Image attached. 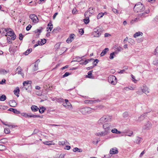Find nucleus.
<instances>
[{"label": "nucleus", "mask_w": 158, "mask_h": 158, "mask_svg": "<svg viewBox=\"0 0 158 158\" xmlns=\"http://www.w3.org/2000/svg\"><path fill=\"white\" fill-rule=\"evenodd\" d=\"M145 9L144 6L140 2H139L136 4L134 7V10L135 12L139 13L138 16L142 18H145L148 16L147 14L150 12L148 9L144 11Z\"/></svg>", "instance_id": "f257e3e1"}, {"label": "nucleus", "mask_w": 158, "mask_h": 158, "mask_svg": "<svg viewBox=\"0 0 158 158\" xmlns=\"http://www.w3.org/2000/svg\"><path fill=\"white\" fill-rule=\"evenodd\" d=\"M112 117L111 116L105 115L101 117L98 121L97 123L98 124L102 125L106 122H109L111 121Z\"/></svg>", "instance_id": "f03ea898"}, {"label": "nucleus", "mask_w": 158, "mask_h": 158, "mask_svg": "<svg viewBox=\"0 0 158 158\" xmlns=\"http://www.w3.org/2000/svg\"><path fill=\"white\" fill-rule=\"evenodd\" d=\"M5 31L6 32V35L11 36V40H15L16 38V35L14 32L10 28H6L5 29Z\"/></svg>", "instance_id": "7ed1b4c3"}, {"label": "nucleus", "mask_w": 158, "mask_h": 158, "mask_svg": "<svg viewBox=\"0 0 158 158\" xmlns=\"http://www.w3.org/2000/svg\"><path fill=\"white\" fill-rule=\"evenodd\" d=\"M79 110L83 114H86L91 112V108L88 107L80 108Z\"/></svg>", "instance_id": "20e7f679"}, {"label": "nucleus", "mask_w": 158, "mask_h": 158, "mask_svg": "<svg viewBox=\"0 0 158 158\" xmlns=\"http://www.w3.org/2000/svg\"><path fill=\"white\" fill-rule=\"evenodd\" d=\"M108 81L109 83L113 85H115L117 83L116 78L114 76H110L108 77Z\"/></svg>", "instance_id": "39448f33"}, {"label": "nucleus", "mask_w": 158, "mask_h": 158, "mask_svg": "<svg viewBox=\"0 0 158 158\" xmlns=\"http://www.w3.org/2000/svg\"><path fill=\"white\" fill-rule=\"evenodd\" d=\"M152 124L149 121H147L144 123L142 127V129L143 130H148L150 129L152 127Z\"/></svg>", "instance_id": "423d86ee"}, {"label": "nucleus", "mask_w": 158, "mask_h": 158, "mask_svg": "<svg viewBox=\"0 0 158 158\" xmlns=\"http://www.w3.org/2000/svg\"><path fill=\"white\" fill-rule=\"evenodd\" d=\"M111 127L110 123H105L103 125V128L104 130V131H106V133L108 134L109 133Z\"/></svg>", "instance_id": "0eeeda50"}, {"label": "nucleus", "mask_w": 158, "mask_h": 158, "mask_svg": "<svg viewBox=\"0 0 158 158\" xmlns=\"http://www.w3.org/2000/svg\"><path fill=\"white\" fill-rule=\"evenodd\" d=\"M93 34L94 37H99L101 34L99 28L97 27L94 29Z\"/></svg>", "instance_id": "6e6552de"}, {"label": "nucleus", "mask_w": 158, "mask_h": 158, "mask_svg": "<svg viewBox=\"0 0 158 158\" xmlns=\"http://www.w3.org/2000/svg\"><path fill=\"white\" fill-rule=\"evenodd\" d=\"M31 81H24L23 83V85L24 86V88L26 90L29 89L31 87Z\"/></svg>", "instance_id": "1a4fd4ad"}, {"label": "nucleus", "mask_w": 158, "mask_h": 158, "mask_svg": "<svg viewBox=\"0 0 158 158\" xmlns=\"http://www.w3.org/2000/svg\"><path fill=\"white\" fill-rule=\"evenodd\" d=\"M30 18L32 21L35 23H37L39 21L37 17L34 14H31L30 15Z\"/></svg>", "instance_id": "9d476101"}, {"label": "nucleus", "mask_w": 158, "mask_h": 158, "mask_svg": "<svg viewBox=\"0 0 158 158\" xmlns=\"http://www.w3.org/2000/svg\"><path fill=\"white\" fill-rule=\"evenodd\" d=\"M141 89L143 91V93H144L146 94L149 93L150 92L149 88L145 85H143V88L141 87Z\"/></svg>", "instance_id": "9b49d317"}, {"label": "nucleus", "mask_w": 158, "mask_h": 158, "mask_svg": "<svg viewBox=\"0 0 158 158\" xmlns=\"http://www.w3.org/2000/svg\"><path fill=\"white\" fill-rule=\"evenodd\" d=\"M87 12H85L84 15L85 18L84 19V22L86 24H88L89 22V17L90 15H87Z\"/></svg>", "instance_id": "f8f14e48"}, {"label": "nucleus", "mask_w": 158, "mask_h": 158, "mask_svg": "<svg viewBox=\"0 0 158 158\" xmlns=\"http://www.w3.org/2000/svg\"><path fill=\"white\" fill-rule=\"evenodd\" d=\"M106 131H102L98 132H96L95 133V135L97 136H104L107 135L108 134L106 133Z\"/></svg>", "instance_id": "ddd939ff"}, {"label": "nucleus", "mask_w": 158, "mask_h": 158, "mask_svg": "<svg viewBox=\"0 0 158 158\" xmlns=\"http://www.w3.org/2000/svg\"><path fill=\"white\" fill-rule=\"evenodd\" d=\"M75 36V35L73 34H70L66 40L67 42L68 43H71L74 40Z\"/></svg>", "instance_id": "4468645a"}, {"label": "nucleus", "mask_w": 158, "mask_h": 158, "mask_svg": "<svg viewBox=\"0 0 158 158\" xmlns=\"http://www.w3.org/2000/svg\"><path fill=\"white\" fill-rule=\"evenodd\" d=\"M63 106L69 110L72 109V106L70 102H64L63 104Z\"/></svg>", "instance_id": "2eb2a0df"}, {"label": "nucleus", "mask_w": 158, "mask_h": 158, "mask_svg": "<svg viewBox=\"0 0 158 158\" xmlns=\"http://www.w3.org/2000/svg\"><path fill=\"white\" fill-rule=\"evenodd\" d=\"M95 11V9L94 8H92V7H90L88 10L85 12H87V15H91L94 13Z\"/></svg>", "instance_id": "dca6fc26"}, {"label": "nucleus", "mask_w": 158, "mask_h": 158, "mask_svg": "<svg viewBox=\"0 0 158 158\" xmlns=\"http://www.w3.org/2000/svg\"><path fill=\"white\" fill-rule=\"evenodd\" d=\"M118 152V151L116 148H111L110 151V154L112 155L117 154Z\"/></svg>", "instance_id": "f3484780"}, {"label": "nucleus", "mask_w": 158, "mask_h": 158, "mask_svg": "<svg viewBox=\"0 0 158 158\" xmlns=\"http://www.w3.org/2000/svg\"><path fill=\"white\" fill-rule=\"evenodd\" d=\"M147 113H144L142 115H141L140 117L138 118L137 121L139 122H140L142 121L145 118V117L146 116Z\"/></svg>", "instance_id": "a211bd4d"}, {"label": "nucleus", "mask_w": 158, "mask_h": 158, "mask_svg": "<svg viewBox=\"0 0 158 158\" xmlns=\"http://www.w3.org/2000/svg\"><path fill=\"white\" fill-rule=\"evenodd\" d=\"M10 106L12 107H15L17 105V103L14 100H10L9 102Z\"/></svg>", "instance_id": "6ab92c4d"}, {"label": "nucleus", "mask_w": 158, "mask_h": 158, "mask_svg": "<svg viewBox=\"0 0 158 158\" xmlns=\"http://www.w3.org/2000/svg\"><path fill=\"white\" fill-rule=\"evenodd\" d=\"M19 91L20 90L18 87H16V89L14 91V94L18 97L19 96Z\"/></svg>", "instance_id": "aec40b11"}, {"label": "nucleus", "mask_w": 158, "mask_h": 158, "mask_svg": "<svg viewBox=\"0 0 158 158\" xmlns=\"http://www.w3.org/2000/svg\"><path fill=\"white\" fill-rule=\"evenodd\" d=\"M31 109L34 112L37 111L39 110L38 107L35 105H32L31 107Z\"/></svg>", "instance_id": "412c9836"}, {"label": "nucleus", "mask_w": 158, "mask_h": 158, "mask_svg": "<svg viewBox=\"0 0 158 158\" xmlns=\"http://www.w3.org/2000/svg\"><path fill=\"white\" fill-rule=\"evenodd\" d=\"M109 50L108 48H106L104 49L100 54L101 56H104L106 52Z\"/></svg>", "instance_id": "4be33fe9"}, {"label": "nucleus", "mask_w": 158, "mask_h": 158, "mask_svg": "<svg viewBox=\"0 0 158 158\" xmlns=\"http://www.w3.org/2000/svg\"><path fill=\"white\" fill-rule=\"evenodd\" d=\"M143 35V33L140 31H139L138 32H136L134 35V37L135 38H136L138 36H142Z\"/></svg>", "instance_id": "5701e85b"}, {"label": "nucleus", "mask_w": 158, "mask_h": 158, "mask_svg": "<svg viewBox=\"0 0 158 158\" xmlns=\"http://www.w3.org/2000/svg\"><path fill=\"white\" fill-rule=\"evenodd\" d=\"M9 111H12L15 114H19L20 113V111L17 110L16 109H15L10 108L9 109Z\"/></svg>", "instance_id": "b1692460"}, {"label": "nucleus", "mask_w": 158, "mask_h": 158, "mask_svg": "<svg viewBox=\"0 0 158 158\" xmlns=\"http://www.w3.org/2000/svg\"><path fill=\"white\" fill-rule=\"evenodd\" d=\"M9 71L8 70H6L4 69H0V74H5L8 73Z\"/></svg>", "instance_id": "393cba45"}, {"label": "nucleus", "mask_w": 158, "mask_h": 158, "mask_svg": "<svg viewBox=\"0 0 158 158\" xmlns=\"http://www.w3.org/2000/svg\"><path fill=\"white\" fill-rule=\"evenodd\" d=\"M40 116L39 115H30L28 114H27L26 115V118H36L40 117Z\"/></svg>", "instance_id": "a878e982"}, {"label": "nucleus", "mask_w": 158, "mask_h": 158, "mask_svg": "<svg viewBox=\"0 0 158 158\" xmlns=\"http://www.w3.org/2000/svg\"><path fill=\"white\" fill-rule=\"evenodd\" d=\"M141 20V19L137 17L134 19H132L131 20V23L133 24L134 23L137 22L139 21H140V20Z\"/></svg>", "instance_id": "bb28decb"}, {"label": "nucleus", "mask_w": 158, "mask_h": 158, "mask_svg": "<svg viewBox=\"0 0 158 158\" xmlns=\"http://www.w3.org/2000/svg\"><path fill=\"white\" fill-rule=\"evenodd\" d=\"M47 29H48L51 31L53 28V25L52 23L51 22H50L48 25Z\"/></svg>", "instance_id": "cd10ccee"}, {"label": "nucleus", "mask_w": 158, "mask_h": 158, "mask_svg": "<svg viewBox=\"0 0 158 158\" xmlns=\"http://www.w3.org/2000/svg\"><path fill=\"white\" fill-rule=\"evenodd\" d=\"M135 87L130 86L129 87H125L124 88V89L126 91H128L129 90H134L135 89Z\"/></svg>", "instance_id": "c85d7f7f"}, {"label": "nucleus", "mask_w": 158, "mask_h": 158, "mask_svg": "<svg viewBox=\"0 0 158 158\" xmlns=\"http://www.w3.org/2000/svg\"><path fill=\"white\" fill-rule=\"evenodd\" d=\"M53 141H45L43 142V143L44 144L46 145H52V144H54V143H52Z\"/></svg>", "instance_id": "c756f323"}, {"label": "nucleus", "mask_w": 158, "mask_h": 158, "mask_svg": "<svg viewBox=\"0 0 158 158\" xmlns=\"http://www.w3.org/2000/svg\"><path fill=\"white\" fill-rule=\"evenodd\" d=\"M73 151L74 152H82V150L81 149L78 148H75L73 149Z\"/></svg>", "instance_id": "7c9ffc66"}, {"label": "nucleus", "mask_w": 158, "mask_h": 158, "mask_svg": "<svg viewBox=\"0 0 158 158\" xmlns=\"http://www.w3.org/2000/svg\"><path fill=\"white\" fill-rule=\"evenodd\" d=\"M96 102V101H93V100H86L85 101L84 103L86 104H92L93 102Z\"/></svg>", "instance_id": "2f4dec72"}, {"label": "nucleus", "mask_w": 158, "mask_h": 158, "mask_svg": "<svg viewBox=\"0 0 158 158\" xmlns=\"http://www.w3.org/2000/svg\"><path fill=\"white\" fill-rule=\"evenodd\" d=\"M82 57H77L73 59V61H81L82 60Z\"/></svg>", "instance_id": "473e14b6"}, {"label": "nucleus", "mask_w": 158, "mask_h": 158, "mask_svg": "<svg viewBox=\"0 0 158 158\" xmlns=\"http://www.w3.org/2000/svg\"><path fill=\"white\" fill-rule=\"evenodd\" d=\"M1 122H2V123L4 125H5L6 126H7L8 127H11V128H14L15 127V126H14V125H12L9 124H6L5 123L3 122L2 121H1Z\"/></svg>", "instance_id": "72a5a7b5"}, {"label": "nucleus", "mask_w": 158, "mask_h": 158, "mask_svg": "<svg viewBox=\"0 0 158 158\" xmlns=\"http://www.w3.org/2000/svg\"><path fill=\"white\" fill-rule=\"evenodd\" d=\"M104 14L105 13H99L97 16V19H99L101 18H102L104 15Z\"/></svg>", "instance_id": "f704fd0d"}, {"label": "nucleus", "mask_w": 158, "mask_h": 158, "mask_svg": "<svg viewBox=\"0 0 158 158\" xmlns=\"http://www.w3.org/2000/svg\"><path fill=\"white\" fill-rule=\"evenodd\" d=\"M116 53V52H113L112 53H111L109 57L110 59L111 60L113 59L114 57L115 56V54Z\"/></svg>", "instance_id": "c9c22d12"}, {"label": "nucleus", "mask_w": 158, "mask_h": 158, "mask_svg": "<svg viewBox=\"0 0 158 158\" xmlns=\"http://www.w3.org/2000/svg\"><path fill=\"white\" fill-rule=\"evenodd\" d=\"M17 70H18V73L19 74H20L22 75V76L23 77V74L21 72V68L20 67H18L17 69Z\"/></svg>", "instance_id": "e433bc0d"}, {"label": "nucleus", "mask_w": 158, "mask_h": 158, "mask_svg": "<svg viewBox=\"0 0 158 158\" xmlns=\"http://www.w3.org/2000/svg\"><path fill=\"white\" fill-rule=\"evenodd\" d=\"M42 27H40V29H37L36 30H35L34 31V32L35 33H39V34H40L41 32H42Z\"/></svg>", "instance_id": "4c0bfd02"}, {"label": "nucleus", "mask_w": 158, "mask_h": 158, "mask_svg": "<svg viewBox=\"0 0 158 158\" xmlns=\"http://www.w3.org/2000/svg\"><path fill=\"white\" fill-rule=\"evenodd\" d=\"M6 99V96L3 94L1 96L0 98V100L1 101H4Z\"/></svg>", "instance_id": "58836bf2"}, {"label": "nucleus", "mask_w": 158, "mask_h": 158, "mask_svg": "<svg viewBox=\"0 0 158 158\" xmlns=\"http://www.w3.org/2000/svg\"><path fill=\"white\" fill-rule=\"evenodd\" d=\"M46 108L44 107H42L40 108V109H39V111L40 113L42 114L43 113L44 111L45 110Z\"/></svg>", "instance_id": "ea45409f"}, {"label": "nucleus", "mask_w": 158, "mask_h": 158, "mask_svg": "<svg viewBox=\"0 0 158 158\" xmlns=\"http://www.w3.org/2000/svg\"><path fill=\"white\" fill-rule=\"evenodd\" d=\"M153 64L155 65L158 64V56H156L155 60L153 61Z\"/></svg>", "instance_id": "a19ab883"}, {"label": "nucleus", "mask_w": 158, "mask_h": 158, "mask_svg": "<svg viewBox=\"0 0 158 158\" xmlns=\"http://www.w3.org/2000/svg\"><path fill=\"white\" fill-rule=\"evenodd\" d=\"M32 49L31 48L28 49L25 52L24 54L26 55H27L32 51Z\"/></svg>", "instance_id": "79ce46f5"}, {"label": "nucleus", "mask_w": 158, "mask_h": 158, "mask_svg": "<svg viewBox=\"0 0 158 158\" xmlns=\"http://www.w3.org/2000/svg\"><path fill=\"white\" fill-rule=\"evenodd\" d=\"M142 140V139L140 137H137L136 140V142L137 144H139Z\"/></svg>", "instance_id": "37998d69"}, {"label": "nucleus", "mask_w": 158, "mask_h": 158, "mask_svg": "<svg viewBox=\"0 0 158 158\" xmlns=\"http://www.w3.org/2000/svg\"><path fill=\"white\" fill-rule=\"evenodd\" d=\"M46 42V40L45 39H42L41 40V41H40V44L41 45H42L44 44Z\"/></svg>", "instance_id": "c03bdc74"}, {"label": "nucleus", "mask_w": 158, "mask_h": 158, "mask_svg": "<svg viewBox=\"0 0 158 158\" xmlns=\"http://www.w3.org/2000/svg\"><path fill=\"white\" fill-rule=\"evenodd\" d=\"M99 60L98 59H96L95 60L93 63V66L94 67L96 66Z\"/></svg>", "instance_id": "a18cd8bd"}, {"label": "nucleus", "mask_w": 158, "mask_h": 158, "mask_svg": "<svg viewBox=\"0 0 158 158\" xmlns=\"http://www.w3.org/2000/svg\"><path fill=\"white\" fill-rule=\"evenodd\" d=\"M92 71H90L88 73V77L89 78H92Z\"/></svg>", "instance_id": "49530a36"}, {"label": "nucleus", "mask_w": 158, "mask_h": 158, "mask_svg": "<svg viewBox=\"0 0 158 158\" xmlns=\"http://www.w3.org/2000/svg\"><path fill=\"white\" fill-rule=\"evenodd\" d=\"M60 43H58L56 44L55 46V48L56 49L59 48L60 46Z\"/></svg>", "instance_id": "de8ad7c7"}, {"label": "nucleus", "mask_w": 158, "mask_h": 158, "mask_svg": "<svg viewBox=\"0 0 158 158\" xmlns=\"http://www.w3.org/2000/svg\"><path fill=\"white\" fill-rule=\"evenodd\" d=\"M131 76L132 78V81L134 83H136L137 81V80L135 79V77L132 74H131Z\"/></svg>", "instance_id": "09e8293b"}, {"label": "nucleus", "mask_w": 158, "mask_h": 158, "mask_svg": "<svg viewBox=\"0 0 158 158\" xmlns=\"http://www.w3.org/2000/svg\"><path fill=\"white\" fill-rule=\"evenodd\" d=\"M4 132L6 134H9L10 132V130L7 128L4 129Z\"/></svg>", "instance_id": "8fccbe9b"}, {"label": "nucleus", "mask_w": 158, "mask_h": 158, "mask_svg": "<svg viewBox=\"0 0 158 158\" xmlns=\"http://www.w3.org/2000/svg\"><path fill=\"white\" fill-rule=\"evenodd\" d=\"M70 74H71L70 73H69L68 72H66L63 76V77L64 78L65 77H67Z\"/></svg>", "instance_id": "3c124183"}, {"label": "nucleus", "mask_w": 158, "mask_h": 158, "mask_svg": "<svg viewBox=\"0 0 158 158\" xmlns=\"http://www.w3.org/2000/svg\"><path fill=\"white\" fill-rule=\"evenodd\" d=\"M6 148L5 146L2 145H0V150L2 151L4 150Z\"/></svg>", "instance_id": "603ef678"}, {"label": "nucleus", "mask_w": 158, "mask_h": 158, "mask_svg": "<svg viewBox=\"0 0 158 158\" xmlns=\"http://www.w3.org/2000/svg\"><path fill=\"white\" fill-rule=\"evenodd\" d=\"M32 26L30 24H29L26 27V29L27 31H29L31 28Z\"/></svg>", "instance_id": "864d4df0"}, {"label": "nucleus", "mask_w": 158, "mask_h": 158, "mask_svg": "<svg viewBox=\"0 0 158 158\" xmlns=\"http://www.w3.org/2000/svg\"><path fill=\"white\" fill-rule=\"evenodd\" d=\"M128 115V113L127 112H125L123 113V116L124 117L126 118Z\"/></svg>", "instance_id": "5fc2aeb1"}, {"label": "nucleus", "mask_w": 158, "mask_h": 158, "mask_svg": "<svg viewBox=\"0 0 158 158\" xmlns=\"http://www.w3.org/2000/svg\"><path fill=\"white\" fill-rule=\"evenodd\" d=\"M140 88V90H139L138 91H137L136 93L139 94L141 95L143 93V91L141 89V88Z\"/></svg>", "instance_id": "6e6d98bb"}, {"label": "nucleus", "mask_w": 158, "mask_h": 158, "mask_svg": "<svg viewBox=\"0 0 158 158\" xmlns=\"http://www.w3.org/2000/svg\"><path fill=\"white\" fill-rule=\"evenodd\" d=\"M79 32L80 33L81 35H82L84 33V31L83 29L81 28L79 30Z\"/></svg>", "instance_id": "4d7b16f0"}, {"label": "nucleus", "mask_w": 158, "mask_h": 158, "mask_svg": "<svg viewBox=\"0 0 158 158\" xmlns=\"http://www.w3.org/2000/svg\"><path fill=\"white\" fill-rule=\"evenodd\" d=\"M93 60L92 58H91L90 60H86L84 62V64H87L89 61H90L91 60Z\"/></svg>", "instance_id": "13d9d810"}, {"label": "nucleus", "mask_w": 158, "mask_h": 158, "mask_svg": "<svg viewBox=\"0 0 158 158\" xmlns=\"http://www.w3.org/2000/svg\"><path fill=\"white\" fill-rule=\"evenodd\" d=\"M117 130L116 128H114L111 130V132L113 133L116 134L117 131Z\"/></svg>", "instance_id": "bf43d9fd"}, {"label": "nucleus", "mask_w": 158, "mask_h": 158, "mask_svg": "<svg viewBox=\"0 0 158 158\" xmlns=\"http://www.w3.org/2000/svg\"><path fill=\"white\" fill-rule=\"evenodd\" d=\"M65 143V142L64 141H59L58 142V144L60 145H63Z\"/></svg>", "instance_id": "052dcab7"}, {"label": "nucleus", "mask_w": 158, "mask_h": 158, "mask_svg": "<svg viewBox=\"0 0 158 158\" xmlns=\"http://www.w3.org/2000/svg\"><path fill=\"white\" fill-rule=\"evenodd\" d=\"M116 49L118 51L120 52L123 49V48L119 46L116 48Z\"/></svg>", "instance_id": "680f3d73"}, {"label": "nucleus", "mask_w": 158, "mask_h": 158, "mask_svg": "<svg viewBox=\"0 0 158 158\" xmlns=\"http://www.w3.org/2000/svg\"><path fill=\"white\" fill-rule=\"evenodd\" d=\"M6 80L5 79H3L2 81H0V84H3L6 82Z\"/></svg>", "instance_id": "e2e57ef3"}, {"label": "nucleus", "mask_w": 158, "mask_h": 158, "mask_svg": "<svg viewBox=\"0 0 158 158\" xmlns=\"http://www.w3.org/2000/svg\"><path fill=\"white\" fill-rule=\"evenodd\" d=\"M34 67H35V69H34L35 71L37 70L38 69V64H35L34 65Z\"/></svg>", "instance_id": "0e129e2a"}, {"label": "nucleus", "mask_w": 158, "mask_h": 158, "mask_svg": "<svg viewBox=\"0 0 158 158\" xmlns=\"http://www.w3.org/2000/svg\"><path fill=\"white\" fill-rule=\"evenodd\" d=\"M133 131H131L130 132V133H129L127 135V136H131V135H133Z\"/></svg>", "instance_id": "69168bd1"}, {"label": "nucleus", "mask_w": 158, "mask_h": 158, "mask_svg": "<svg viewBox=\"0 0 158 158\" xmlns=\"http://www.w3.org/2000/svg\"><path fill=\"white\" fill-rule=\"evenodd\" d=\"M27 113H22L21 114V115L22 116H24L26 118V115H27Z\"/></svg>", "instance_id": "338daca9"}, {"label": "nucleus", "mask_w": 158, "mask_h": 158, "mask_svg": "<svg viewBox=\"0 0 158 158\" xmlns=\"http://www.w3.org/2000/svg\"><path fill=\"white\" fill-rule=\"evenodd\" d=\"M64 154H61L59 156V158H64Z\"/></svg>", "instance_id": "774afa93"}]
</instances>
